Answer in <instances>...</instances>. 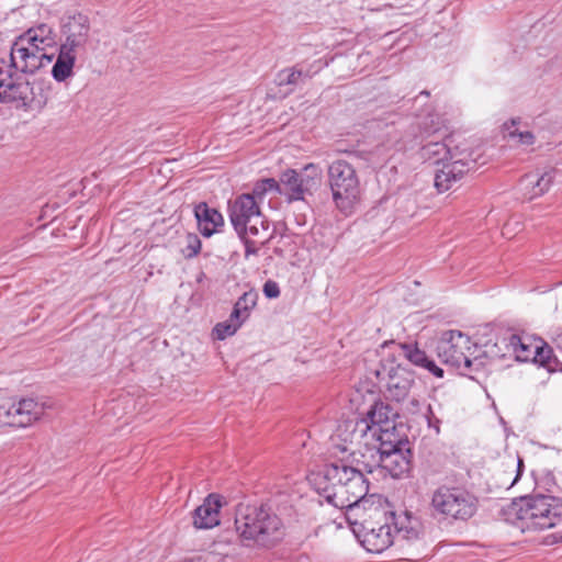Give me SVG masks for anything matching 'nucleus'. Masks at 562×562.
I'll return each mask as SVG.
<instances>
[{
	"label": "nucleus",
	"mask_w": 562,
	"mask_h": 562,
	"mask_svg": "<svg viewBox=\"0 0 562 562\" xmlns=\"http://www.w3.org/2000/svg\"><path fill=\"white\" fill-rule=\"evenodd\" d=\"M314 481L319 495L328 504L345 509L347 519L382 499L378 494H368L369 481L345 459L326 464Z\"/></svg>",
	"instance_id": "f257e3e1"
},
{
	"label": "nucleus",
	"mask_w": 562,
	"mask_h": 562,
	"mask_svg": "<svg viewBox=\"0 0 562 562\" xmlns=\"http://www.w3.org/2000/svg\"><path fill=\"white\" fill-rule=\"evenodd\" d=\"M507 520L526 530H544L562 521V499L551 495L525 496L506 509Z\"/></svg>",
	"instance_id": "f03ea898"
},
{
	"label": "nucleus",
	"mask_w": 562,
	"mask_h": 562,
	"mask_svg": "<svg viewBox=\"0 0 562 562\" xmlns=\"http://www.w3.org/2000/svg\"><path fill=\"white\" fill-rule=\"evenodd\" d=\"M235 529L245 546L271 547L282 538V521L265 506L238 505Z\"/></svg>",
	"instance_id": "7ed1b4c3"
},
{
	"label": "nucleus",
	"mask_w": 562,
	"mask_h": 562,
	"mask_svg": "<svg viewBox=\"0 0 562 562\" xmlns=\"http://www.w3.org/2000/svg\"><path fill=\"white\" fill-rule=\"evenodd\" d=\"M387 515L389 510L381 499L347 519L367 551L381 553L395 544Z\"/></svg>",
	"instance_id": "20e7f679"
},
{
	"label": "nucleus",
	"mask_w": 562,
	"mask_h": 562,
	"mask_svg": "<svg viewBox=\"0 0 562 562\" xmlns=\"http://www.w3.org/2000/svg\"><path fill=\"white\" fill-rule=\"evenodd\" d=\"M477 508V497L461 486L443 484L430 494L429 514L440 522H465L476 514Z\"/></svg>",
	"instance_id": "39448f33"
},
{
	"label": "nucleus",
	"mask_w": 562,
	"mask_h": 562,
	"mask_svg": "<svg viewBox=\"0 0 562 562\" xmlns=\"http://www.w3.org/2000/svg\"><path fill=\"white\" fill-rule=\"evenodd\" d=\"M327 182L336 207L346 215L353 212L361 198L358 172L346 159L333 160L327 168Z\"/></svg>",
	"instance_id": "423d86ee"
},
{
	"label": "nucleus",
	"mask_w": 562,
	"mask_h": 562,
	"mask_svg": "<svg viewBox=\"0 0 562 562\" xmlns=\"http://www.w3.org/2000/svg\"><path fill=\"white\" fill-rule=\"evenodd\" d=\"M507 340V346L512 348L518 361H531L548 372L559 370L560 361L543 339L530 335L512 334Z\"/></svg>",
	"instance_id": "0eeeda50"
},
{
	"label": "nucleus",
	"mask_w": 562,
	"mask_h": 562,
	"mask_svg": "<svg viewBox=\"0 0 562 562\" xmlns=\"http://www.w3.org/2000/svg\"><path fill=\"white\" fill-rule=\"evenodd\" d=\"M390 414L391 408L389 405L382 402H375L368 411L364 418L344 422L339 427V436L342 437L344 432H348V435L344 437V441L349 440L351 445H360L362 439L366 438L374 439L379 429L393 424L390 420Z\"/></svg>",
	"instance_id": "6e6552de"
},
{
	"label": "nucleus",
	"mask_w": 562,
	"mask_h": 562,
	"mask_svg": "<svg viewBox=\"0 0 562 562\" xmlns=\"http://www.w3.org/2000/svg\"><path fill=\"white\" fill-rule=\"evenodd\" d=\"M322 176V169L313 162L305 165L301 172L286 169L280 176L282 194L289 202L303 201L305 195H312L319 188Z\"/></svg>",
	"instance_id": "1a4fd4ad"
},
{
	"label": "nucleus",
	"mask_w": 562,
	"mask_h": 562,
	"mask_svg": "<svg viewBox=\"0 0 562 562\" xmlns=\"http://www.w3.org/2000/svg\"><path fill=\"white\" fill-rule=\"evenodd\" d=\"M471 339L459 330L445 331L439 339L436 351L438 358L463 374L472 372L474 362L469 357Z\"/></svg>",
	"instance_id": "9d476101"
},
{
	"label": "nucleus",
	"mask_w": 562,
	"mask_h": 562,
	"mask_svg": "<svg viewBox=\"0 0 562 562\" xmlns=\"http://www.w3.org/2000/svg\"><path fill=\"white\" fill-rule=\"evenodd\" d=\"M476 159L471 146H463L462 150L456 151L451 159L442 162L435 173V187L438 192L450 190L456 183L474 168Z\"/></svg>",
	"instance_id": "9b49d317"
},
{
	"label": "nucleus",
	"mask_w": 562,
	"mask_h": 562,
	"mask_svg": "<svg viewBox=\"0 0 562 562\" xmlns=\"http://www.w3.org/2000/svg\"><path fill=\"white\" fill-rule=\"evenodd\" d=\"M49 95V81L41 78L33 80L20 78L11 95V102H18L32 111H41L46 106Z\"/></svg>",
	"instance_id": "f8f14e48"
},
{
	"label": "nucleus",
	"mask_w": 562,
	"mask_h": 562,
	"mask_svg": "<svg viewBox=\"0 0 562 562\" xmlns=\"http://www.w3.org/2000/svg\"><path fill=\"white\" fill-rule=\"evenodd\" d=\"M10 66L15 72L34 75L47 67L54 59L53 54L38 53V49L29 48L27 45L14 40L10 47Z\"/></svg>",
	"instance_id": "ddd939ff"
},
{
	"label": "nucleus",
	"mask_w": 562,
	"mask_h": 562,
	"mask_svg": "<svg viewBox=\"0 0 562 562\" xmlns=\"http://www.w3.org/2000/svg\"><path fill=\"white\" fill-rule=\"evenodd\" d=\"M65 40L61 49L78 56L87 50L90 38V22L87 15L78 13L68 19L64 26Z\"/></svg>",
	"instance_id": "4468645a"
},
{
	"label": "nucleus",
	"mask_w": 562,
	"mask_h": 562,
	"mask_svg": "<svg viewBox=\"0 0 562 562\" xmlns=\"http://www.w3.org/2000/svg\"><path fill=\"white\" fill-rule=\"evenodd\" d=\"M371 438L362 439L357 449L344 446L342 451H349L346 461L357 468L362 474L372 473L375 469L381 468L382 453L381 450L371 443ZM346 442H350L347 440ZM351 446V443H349Z\"/></svg>",
	"instance_id": "2eb2a0df"
},
{
	"label": "nucleus",
	"mask_w": 562,
	"mask_h": 562,
	"mask_svg": "<svg viewBox=\"0 0 562 562\" xmlns=\"http://www.w3.org/2000/svg\"><path fill=\"white\" fill-rule=\"evenodd\" d=\"M260 209L255 195L245 193L239 195L229 206V220L236 233L245 232L246 225L260 217Z\"/></svg>",
	"instance_id": "dca6fc26"
},
{
	"label": "nucleus",
	"mask_w": 562,
	"mask_h": 562,
	"mask_svg": "<svg viewBox=\"0 0 562 562\" xmlns=\"http://www.w3.org/2000/svg\"><path fill=\"white\" fill-rule=\"evenodd\" d=\"M463 146H470L467 140L458 142L453 135L442 137L441 142H428L420 149V155L426 160H432L436 165L451 159L456 151L462 150Z\"/></svg>",
	"instance_id": "f3484780"
},
{
	"label": "nucleus",
	"mask_w": 562,
	"mask_h": 562,
	"mask_svg": "<svg viewBox=\"0 0 562 562\" xmlns=\"http://www.w3.org/2000/svg\"><path fill=\"white\" fill-rule=\"evenodd\" d=\"M12 427H29L40 420L45 413L44 403L34 398H21L12 402Z\"/></svg>",
	"instance_id": "a211bd4d"
},
{
	"label": "nucleus",
	"mask_w": 562,
	"mask_h": 562,
	"mask_svg": "<svg viewBox=\"0 0 562 562\" xmlns=\"http://www.w3.org/2000/svg\"><path fill=\"white\" fill-rule=\"evenodd\" d=\"M222 497L210 494L193 512V525L196 529H211L220 524Z\"/></svg>",
	"instance_id": "6ab92c4d"
},
{
	"label": "nucleus",
	"mask_w": 562,
	"mask_h": 562,
	"mask_svg": "<svg viewBox=\"0 0 562 562\" xmlns=\"http://www.w3.org/2000/svg\"><path fill=\"white\" fill-rule=\"evenodd\" d=\"M381 453V468L387 471L391 476L400 477L409 472L412 458L409 446H400L384 450Z\"/></svg>",
	"instance_id": "aec40b11"
},
{
	"label": "nucleus",
	"mask_w": 562,
	"mask_h": 562,
	"mask_svg": "<svg viewBox=\"0 0 562 562\" xmlns=\"http://www.w3.org/2000/svg\"><path fill=\"white\" fill-rule=\"evenodd\" d=\"M55 33L53 29L45 24H38L30 27L22 34L15 37L19 43L25 44L29 48L38 49V53H47L48 47H53L56 43Z\"/></svg>",
	"instance_id": "412c9836"
},
{
	"label": "nucleus",
	"mask_w": 562,
	"mask_h": 562,
	"mask_svg": "<svg viewBox=\"0 0 562 562\" xmlns=\"http://www.w3.org/2000/svg\"><path fill=\"white\" fill-rule=\"evenodd\" d=\"M396 350L412 364L427 370L436 378L443 376V370L439 368L426 352L418 348L417 344H395Z\"/></svg>",
	"instance_id": "4be33fe9"
},
{
	"label": "nucleus",
	"mask_w": 562,
	"mask_h": 562,
	"mask_svg": "<svg viewBox=\"0 0 562 562\" xmlns=\"http://www.w3.org/2000/svg\"><path fill=\"white\" fill-rule=\"evenodd\" d=\"M193 213L199 231L204 237H211L220 226L224 225L222 214L216 209L210 207L206 202L198 203Z\"/></svg>",
	"instance_id": "5701e85b"
},
{
	"label": "nucleus",
	"mask_w": 562,
	"mask_h": 562,
	"mask_svg": "<svg viewBox=\"0 0 562 562\" xmlns=\"http://www.w3.org/2000/svg\"><path fill=\"white\" fill-rule=\"evenodd\" d=\"M391 515L392 524L394 526L395 544L404 547L405 542L419 540V531L417 529V521L413 519L411 514L404 512L396 516L394 513L389 512Z\"/></svg>",
	"instance_id": "b1692460"
},
{
	"label": "nucleus",
	"mask_w": 562,
	"mask_h": 562,
	"mask_svg": "<svg viewBox=\"0 0 562 562\" xmlns=\"http://www.w3.org/2000/svg\"><path fill=\"white\" fill-rule=\"evenodd\" d=\"M413 382V378L405 369L400 366L392 369L386 383L389 397L396 402L403 401L408 395Z\"/></svg>",
	"instance_id": "393cba45"
},
{
	"label": "nucleus",
	"mask_w": 562,
	"mask_h": 562,
	"mask_svg": "<svg viewBox=\"0 0 562 562\" xmlns=\"http://www.w3.org/2000/svg\"><path fill=\"white\" fill-rule=\"evenodd\" d=\"M553 182V173L552 171H547L540 176L538 175H526L521 181L520 186L525 191V196L528 200H533L538 196H541L550 189Z\"/></svg>",
	"instance_id": "a878e982"
},
{
	"label": "nucleus",
	"mask_w": 562,
	"mask_h": 562,
	"mask_svg": "<svg viewBox=\"0 0 562 562\" xmlns=\"http://www.w3.org/2000/svg\"><path fill=\"white\" fill-rule=\"evenodd\" d=\"M20 78L13 67L10 66V61L0 58V102L11 103V95Z\"/></svg>",
	"instance_id": "bb28decb"
},
{
	"label": "nucleus",
	"mask_w": 562,
	"mask_h": 562,
	"mask_svg": "<svg viewBox=\"0 0 562 562\" xmlns=\"http://www.w3.org/2000/svg\"><path fill=\"white\" fill-rule=\"evenodd\" d=\"M418 126L420 130V134L426 137L435 135L445 137L448 135H452L449 131L448 120L443 115L438 113H430L426 117L420 119V121L418 122Z\"/></svg>",
	"instance_id": "cd10ccee"
},
{
	"label": "nucleus",
	"mask_w": 562,
	"mask_h": 562,
	"mask_svg": "<svg viewBox=\"0 0 562 562\" xmlns=\"http://www.w3.org/2000/svg\"><path fill=\"white\" fill-rule=\"evenodd\" d=\"M371 441H378V448L382 451L394 449L400 446H409L406 436L400 435L394 424L379 429L378 435Z\"/></svg>",
	"instance_id": "c85d7f7f"
},
{
	"label": "nucleus",
	"mask_w": 562,
	"mask_h": 562,
	"mask_svg": "<svg viewBox=\"0 0 562 562\" xmlns=\"http://www.w3.org/2000/svg\"><path fill=\"white\" fill-rule=\"evenodd\" d=\"M77 56L59 47L55 64L52 67V76L57 82H63L74 75V66Z\"/></svg>",
	"instance_id": "c756f323"
},
{
	"label": "nucleus",
	"mask_w": 562,
	"mask_h": 562,
	"mask_svg": "<svg viewBox=\"0 0 562 562\" xmlns=\"http://www.w3.org/2000/svg\"><path fill=\"white\" fill-rule=\"evenodd\" d=\"M258 293L255 290H249L238 297L232 311V318L239 319L245 323L250 315V311L257 305Z\"/></svg>",
	"instance_id": "7c9ffc66"
},
{
	"label": "nucleus",
	"mask_w": 562,
	"mask_h": 562,
	"mask_svg": "<svg viewBox=\"0 0 562 562\" xmlns=\"http://www.w3.org/2000/svg\"><path fill=\"white\" fill-rule=\"evenodd\" d=\"M308 78H311V75L308 72H304L302 69H299L297 67H290L282 69L278 72L277 83L279 87H294L301 83L304 79Z\"/></svg>",
	"instance_id": "2f4dec72"
},
{
	"label": "nucleus",
	"mask_w": 562,
	"mask_h": 562,
	"mask_svg": "<svg viewBox=\"0 0 562 562\" xmlns=\"http://www.w3.org/2000/svg\"><path fill=\"white\" fill-rule=\"evenodd\" d=\"M243 324L244 323H241L239 319H233L231 314L229 319L217 323L214 326L212 335L215 339L224 340L227 337L235 335Z\"/></svg>",
	"instance_id": "473e14b6"
},
{
	"label": "nucleus",
	"mask_w": 562,
	"mask_h": 562,
	"mask_svg": "<svg viewBox=\"0 0 562 562\" xmlns=\"http://www.w3.org/2000/svg\"><path fill=\"white\" fill-rule=\"evenodd\" d=\"M269 191H276V192L282 194L280 180L277 181L273 178L261 179L260 181L255 183L252 193H249V194L255 195V200H256V199H262L265 196V194Z\"/></svg>",
	"instance_id": "72a5a7b5"
},
{
	"label": "nucleus",
	"mask_w": 562,
	"mask_h": 562,
	"mask_svg": "<svg viewBox=\"0 0 562 562\" xmlns=\"http://www.w3.org/2000/svg\"><path fill=\"white\" fill-rule=\"evenodd\" d=\"M519 123V120H510L509 123H504V130L507 132L506 136L509 138H518V143L522 145H532L535 136L531 132H518L515 126Z\"/></svg>",
	"instance_id": "f704fd0d"
},
{
	"label": "nucleus",
	"mask_w": 562,
	"mask_h": 562,
	"mask_svg": "<svg viewBox=\"0 0 562 562\" xmlns=\"http://www.w3.org/2000/svg\"><path fill=\"white\" fill-rule=\"evenodd\" d=\"M245 228V232L237 233L239 237L248 236L254 239H262L263 237L270 238L268 235V226L260 218L250 222Z\"/></svg>",
	"instance_id": "c9c22d12"
},
{
	"label": "nucleus",
	"mask_w": 562,
	"mask_h": 562,
	"mask_svg": "<svg viewBox=\"0 0 562 562\" xmlns=\"http://www.w3.org/2000/svg\"><path fill=\"white\" fill-rule=\"evenodd\" d=\"M201 240L196 234L189 233L186 236V247L181 249L184 258L191 259L199 255L201 251Z\"/></svg>",
	"instance_id": "e433bc0d"
},
{
	"label": "nucleus",
	"mask_w": 562,
	"mask_h": 562,
	"mask_svg": "<svg viewBox=\"0 0 562 562\" xmlns=\"http://www.w3.org/2000/svg\"><path fill=\"white\" fill-rule=\"evenodd\" d=\"M245 245V257L249 258L251 255H258L259 245H265L269 237H263L262 239H254L248 236L240 237Z\"/></svg>",
	"instance_id": "4c0bfd02"
},
{
	"label": "nucleus",
	"mask_w": 562,
	"mask_h": 562,
	"mask_svg": "<svg viewBox=\"0 0 562 562\" xmlns=\"http://www.w3.org/2000/svg\"><path fill=\"white\" fill-rule=\"evenodd\" d=\"M12 402L0 403V426H12Z\"/></svg>",
	"instance_id": "58836bf2"
},
{
	"label": "nucleus",
	"mask_w": 562,
	"mask_h": 562,
	"mask_svg": "<svg viewBox=\"0 0 562 562\" xmlns=\"http://www.w3.org/2000/svg\"><path fill=\"white\" fill-rule=\"evenodd\" d=\"M262 291L268 299H277L280 296V286L273 280L266 281Z\"/></svg>",
	"instance_id": "ea45409f"
},
{
	"label": "nucleus",
	"mask_w": 562,
	"mask_h": 562,
	"mask_svg": "<svg viewBox=\"0 0 562 562\" xmlns=\"http://www.w3.org/2000/svg\"><path fill=\"white\" fill-rule=\"evenodd\" d=\"M425 417H426L428 427L432 428L436 431V434H439L441 420L435 415L430 405H428V407H427Z\"/></svg>",
	"instance_id": "a19ab883"
},
{
	"label": "nucleus",
	"mask_w": 562,
	"mask_h": 562,
	"mask_svg": "<svg viewBox=\"0 0 562 562\" xmlns=\"http://www.w3.org/2000/svg\"><path fill=\"white\" fill-rule=\"evenodd\" d=\"M522 465H524V464H522V460H521V459H518V464H517V474H516L515 479H514V480H512V481L508 483V487L513 486V485L517 482V480H518V477H519V475H520V468H521Z\"/></svg>",
	"instance_id": "79ce46f5"
},
{
	"label": "nucleus",
	"mask_w": 562,
	"mask_h": 562,
	"mask_svg": "<svg viewBox=\"0 0 562 562\" xmlns=\"http://www.w3.org/2000/svg\"><path fill=\"white\" fill-rule=\"evenodd\" d=\"M554 342L557 345V347L562 350V333L557 335L555 339H554Z\"/></svg>",
	"instance_id": "37998d69"
},
{
	"label": "nucleus",
	"mask_w": 562,
	"mask_h": 562,
	"mask_svg": "<svg viewBox=\"0 0 562 562\" xmlns=\"http://www.w3.org/2000/svg\"><path fill=\"white\" fill-rule=\"evenodd\" d=\"M420 94H424V95H426V97H429V91L424 90V91H422V92H420Z\"/></svg>",
	"instance_id": "c03bdc74"
},
{
	"label": "nucleus",
	"mask_w": 562,
	"mask_h": 562,
	"mask_svg": "<svg viewBox=\"0 0 562 562\" xmlns=\"http://www.w3.org/2000/svg\"><path fill=\"white\" fill-rule=\"evenodd\" d=\"M560 540H562V535L560 536Z\"/></svg>",
	"instance_id": "a18cd8bd"
}]
</instances>
